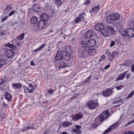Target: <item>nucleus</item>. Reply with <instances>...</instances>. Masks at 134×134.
<instances>
[{
	"label": "nucleus",
	"instance_id": "nucleus-1",
	"mask_svg": "<svg viewBox=\"0 0 134 134\" xmlns=\"http://www.w3.org/2000/svg\"><path fill=\"white\" fill-rule=\"evenodd\" d=\"M120 17V15L118 13H112L107 17L106 21L108 24H112L115 21L118 19Z\"/></svg>",
	"mask_w": 134,
	"mask_h": 134
},
{
	"label": "nucleus",
	"instance_id": "nucleus-2",
	"mask_svg": "<svg viewBox=\"0 0 134 134\" xmlns=\"http://www.w3.org/2000/svg\"><path fill=\"white\" fill-rule=\"evenodd\" d=\"M129 25L131 28H128L127 29L126 36L130 37L134 36V21H131L130 22Z\"/></svg>",
	"mask_w": 134,
	"mask_h": 134
},
{
	"label": "nucleus",
	"instance_id": "nucleus-3",
	"mask_svg": "<svg viewBox=\"0 0 134 134\" xmlns=\"http://www.w3.org/2000/svg\"><path fill=\"white\" fill-rule=\"evenodd\" d=\"M21 43L19 40L18 39H16L13 40L12 42V44H11L8 43L6 44L5 46L7 47H9L13 50H16V47H18L20 44Z\"/></svg>",
	"mask_w": 134,
	"mask_h": 134
},
{
	"label": "nucleus",
	"instance_id": "nucleus-4",
	"mask_svg": "<svg viewBox=\"0 0 134 134\" xmlns=\"http://www.w3.org/2000/svg\"><path fill=\"white\" fill-rule=\"evenodd\" d=\"M87 105L88 108L91 110H93L99 106L97 99H96V101L94 100L89 101L87 103Z\"/></svg>",
	"mask_w": 134,
	"mask_h": 134
},
{
	"label": "nucleus",
	"instance_id": "nucleus-5",
	"mask_svg": "<svg viewBox=\"0 0 134 134\" xmlns=\"http://www.w3.org/2000/svg\"><path fill=\"white\" fill-rule=\"evenodd\" d=\"M12 49L6 48L4 51L5 54L6 56L9 58H12L14 55V52Z\"/></svg>",
	"mask_w": 134,
	"mask_h": 134
},
{
	"label": "nucleus",
	"instance_id": "nucleus-6",
	"mask_svg": "<svg viewBox=\"0 0 134 134\" xmlns=\"http://www.w3.org/2000/svg\"><path fill=\"white\" fill-rule=\"evenodd\" d=\"M119 124L118 122H116L110 126L103 133V134H106L109 132L113 128L116 129L118 127Z\"/></svg>",
	"mask_w": 134,
	"mask_h": 134
},
{
	"label": "nucleus",
	"instance_id": "nucleus-7",
	"mask_svg": "<svg viewBox=\"0 0 134 134\" xmlns=\"http://www.w3.org/2000/svg\"><path fill=\"white\" fill-rule=\"evenodd\" d=\"M86 46L88 47H94L96 44V42L95 40L93 39L88 40L86 42Z\"/></svg>",
	"mask_w": 134,
	"mask_h": 134
},
{
	"label": "nucleus",
	"instance_id": "nucleus-8",
	"mask_svg": "<svg viewBox=\"0 0 134 134\" xmlns=\"http://www.w3.org/2000/svg\"><path fill=\"white\" fill-rule=\"evenodd\" d=\"M64 53V51L63 50L58 51L55 57V60L57 61L62 60L63 58V53Z\"/></svg>",
	"mask_w": 134,
	"mask_h": 134
},
{
	"label": "nucleus",
	"instance_id": "nucleus-9",
	"mask_svg": "<svg viewBox=\"0 0 134 134\" xmlns=\"http://www.w3.org/2000/svg\"><path fill=\"white\" fill-rule=\"evenodd\" d=\"M113 88L110 89L108 88L102 92V94L105 97H108L110 96L112 93Z\"/></svg>",
	"mask_w": 134,
	"mask_h": 134
},
{
	"label": "nucleus",
	"instance_id": "nucleus-10",
	"mask_svg": "<svg viewBox=\"0 0 134 134\" xmlns=\"http://www.w3.org/2000/svg\"><path fill=\"white\" fill-rule=\"evenodd\" d=\"M104 27V24L102 23L97 24L94 26V29L98 31H101Z\"/></svg>",
	"mask_w": 134,
	"mask_h": 134
},
{
	"label": "nucleus",
	"instance_id": "nucleus-11",
	"mask_svg": "<svg viewBox=\"0 0 134 134\" xmlns=\"http://www.w3.org/2000/svg\"><path fill=\"white\" fill-rule=\"evenodd\" d=\"M86 15L85 13H83L79 15V16L75 20L76 23H77L79 21H84Z\"/></svg>",
	"mask_w": 134,
	"mask_h": 134
},
{
	"label": "nucleus",
	"instance_id": "nucleus-12",
	"mask_svg": "<svg viewBox=\"0 0 134 134\" xmlns=\"http://www.w3.org/2000/svg\"><path fill=\"white\" fill-rule=\"evenodd\" d=\"M64 53H63V57L66 60H69L70 58V55L69 52L66 51L65 50H63Z\"/></svg>",
	"mask_w": 134,
	"mask_h": 134
},
{
	"label": "nucleus",
	"instance_id": "nucleus-13",
	"mask_svg": "<svg viewBox=\"0 0 134 134\" xmlns=\"http://www.w3.org/2000/svg\"><path fill=\"white\" fill-rule=\"evenodd\" d=\"M100 114L104 120L108 118L110 115L109 111L106 110H105Z\"/></svg>",
	"mask_w": 134,
	"mask_h": 134
},
{
	"label": "nucleus",
	"instance_id": "nucleus-14",
	"mask_svg": "<svg viewBox=\"0 0 134 134\" xmlns=\"http://www.w3.org/2000/svg\"><path fill=\"white\" fill-rule=\"evenodd\" d=\"M46 25V23L43 21L40 20L38 23L37 26L38 28L40 29H43L44 28Z\"/></svg>",
	"mask_w": 134,
	"mask_h": 134
},
{
	"label": "nucleus",
	"instance_id": "nucleus-15",
	"mask_svg": "<svg viewBox=\"0 0 134 134\" xmlns=\"http://www.w3.org/2000/svg\"><path fill=\"white\" fill-rule=\"evenodd\" d=\"M82 118V115L81 113L76 114L72 116V119L74 121H77Z\"/></svg>",
	"mask_w": 134,
	"mask_h": 134
},
{
	"label": "nucleus",
	"instance_id": "nucleus-16",
	"mask_svg": "<svg viewBox=\"0 0 134 134\" xmlns=\"http://www.w3.org/2000/svg\"><path fill=\"white\" fill-rule=\"evenodd\" d=\"M94 34L93 31L91 30H89L86 31L85 34V36L87 38L91 37Z\"/></svg>",
	"mask_w": 134,
	"mask_h": 134
},
{
	"label": "nucleus",
	"instance_id": "nucleus-17",
	"mask_svg": "<svg viewBox=\"0 0 134 134\" xmlns=\"http://www.w3.org/2000/svg\"><path fill=\"white\" fill-rule=\"evenodd\" d=\"M99 5H97L95 6L92 7L91 9H90V11L91 13H96L98 12L99 10Z\"/></svg>",
	"mask_w": 134,
	"mask_h": 134
},
{
	"label": "nucleus",
	"instance_id": "nucleus-18",
	"mask_svg": "<svg viewBox=\"0 0 134 134\" xmlns=\"http://www.w3.org/2000/svg\"><path fill=\"white\" fill-rule=\"evenodd\" d=\"M40 18L41 20L44 21H47L49 18V16L45 13H43L40 15Z\"/></svg>",
	"mask_w": 134,
	"mask_h": 134
},
{
	"label": "nucleus",
	"instance_id": "nucleus-19",
	"mask_svg": "<svg viewBox=\"0 0 134 134\" xmlns=\"http://www.w3.org/2000/svg\"><path fill=\"white\" fill-rule=\"evenodd\" d=\"M127 71H125L121 74L118 76V77L116 78V80L118 81L123 79L125 76V75L127 74Z\"/></svg>",
	"mask_w": 134,
	"mask_h": 134
},
{
	"label": "nucleus",
	"instance_id": "nucleus-20",
	"mask_svg": "<svg viewBox=\"0 0 134 134\" xmlns=\"http://www.w3.org/2000/svg\"><path fill=\"white\" fill-rule=\"evenodd\" d=\"M107 28L111 34L113 35L115 34V31L113 26H108L107 27Z\"/></svg>",
	"mask_w": 134,
	"mask_h": 134
},
{
	"label": "nucleus",
	"instance_id": "nucleus-21",
	"mask_svg": "<svg viewBox=\"0 0 134 134\" xmlns=\"http://www.w3.org/2000/svg\"><path fill=\"white\" fill-rule=\"evenodd\" d=\"M34 126L33 124H29L28 126H27L26 127H24V128L21 129V130H20L21 131H24L27 130H29V129H34L33 128Z\"/></svg>",
	"mask_w": 134,
	"mask_h": 134
},
{
	"label": "nucleus",
	"instance_id": "nucleus-22",
	"mask_svg": "<svg viewBox=\"0 0 134 134\" xmlns=\"http://www.w3.org/2000/svg\"><path fill=\"white\" fill-rule=\"evenodd\" d=\"M86 46H82L80 48V51L82 53H85L87 52V50L88 48H89L86 46Z\"/></svg>",
	"mask_w": 134,
	"mask_h": 134
},
{
	"label": "nucleus",
	"instance_id": "nucleus-23",
	"mask_svg": "<svg viewBox=\"0 0 134 134\" xmlns=\"http://www.w3.org/2000/svg\"><path fill=\"white\" fill-rule=\"evenodd\" d=\"M58 63L59 65V68H66L67 67H68L69 66L68 64H67L64 62H58Z\"/></svg>",
	"mask_w": 134,
	"mask_h": 134
},
{
	"label": "nucleus",
	"instance_id": "nucleus-24",
	"mask_svg": "<svg viewBox=\"0 0 134 134\" xmlns=\"http://www.w3.org/2000/svg\"><path fill=\"white\" fill-rule=\"evenodd\" d=\"M101 33L105 37H108L109 35V32L105 29H104L102 31Z\"/></svg>",
	"mask_w": 134,
	"mask_h": 134
},
{
	"label": "nucleus",
	"instance_id": "nucleus-25",
	"mask_svg": "<svg viewBox=\"0 0 134 134\" xmlns=\"http://www.w3.org/2000/svg\"><path fill=\"white\" fill-rule=\"evenodd\" d=\"M33 11L35 12H37L39 11L40 10V6L37 4H34L32 8Z\"/></svg>",
	"mask_w": 134,
	"mask_h": 134
},
{
	"label": "nucleus",
	"instance_id": "nucleus-26",
	"mask_svg": "<svg viewBox=\"0 0 134 134\" xmlns=\"http://www.w3.org/2000/svg\"><path fill=\"white\" fill-rule=\"evenodd\" d=\"M119 31L124 36H126L127 30L126 31L123 28L120 27L119 29Z\"/></svg>",
	"mask_w": 134,
	"mask_h": 134
},
{
	"label": "nucleus",
	"instance_id": "nucleus-27",
	"mask_svg": "<svg viewBox=\"0 0 134 134\" xmlns=\"http://www.w3.org/2000/svg\"><path fill=\"white\" fill-rule=\"evenodd\" d=\"M96 50L95 49H88L87 53L89 55H93L96 52Z\"/></svg>",
	"mask_w": 134,
	"mask_h": 134
},
{
	"label": "nucleus",
	"instance_id": "nucleus-28",
	"mask_svg": "<svg viewBox=\"0 0 134 134\" xmlns=\"http://www.w3.org/2000/svg\"><path fill=\"white\" fill-rule=\"evenodd\" d=\"M62 126L64 127H66L71 125L72 123L69 121H65L62 122Z\"/></svg>",
	"mask_w": 134,
	"mask_h": 134
},
{
	"label": "nucleus",
	"instance_id": "nucleus-29",
	"mask_svg": "<svg viewBox=\"0 0 134 134\" xmlns=\"http://www.w3.org/2000/svg\"><path fill=\"white\" fill-rule=\"evenodd\" d=\"M5 98L8 101H9L12 99V95L8 92H6L5 94Z\"/></svg>",
	"mask_w": 134,
	"mask_h": 134
},
{
	"label": "nucleus",
	"instance_id": "nucleus-30",
	"mask_svg": "<svg viewBox=\"0 0 134 134\" xmlns=\"http://www.w3.org/2000/svg\"><path fill=\"white\" fill-rule=\"evenodd\" d=\"M104 120L102 117V116L100 114L97 116L95 119V121L98 122H102Z\"/></svg>",
	"mask_w": 134,
	"mask_h": 134
},
{
	"label": "nucleus",
	"instance_id": "nucleus-31",
	"mask_svg": "<svg viewBox=\"0 0 134 134\" xmlns=\"http://www.w3.org/2000/svg\"><path fill=\"white\" fill-rule=\"evenodd\" d=\"M12 9V7L10 5L7 6L5 9L4 10V13L5 14H7L9 12V11Z\"/></svg>",
	"mask_w": 134,
	"mask_h": 134
},
{
	"label": "nucleus",
	"instance_id": "nucleus-32",
	"mask_svg": "<svg viewBox=\"0 0 134 134\" xmlns=\"http://www.w3.org/2000/svg\"><path fill=\"white\" fill-rule=\"evenodd\" d=\"M38 21L37 18L35 16L32 17L30 20V22L32 24H35L37 23Z\"/></svg>",
	"mask_w": 134,
	"mask_h": 134
},
{
	"label": "nucleus",
	"instance_id": "nucleus-33",
	"mask_svg": "<svg viewBox=\"0 0 134 134\" xmlns=\"http://www.w3.org/2000/svg\"><path fill=\"white\" fill-rule=\"evenodd\" d=\"M34 90V89H29V88H27L25 89H24V92L27 93H29L31 92V93H33V91Z\"/></svg>",
	"mask_w": 134,
	"mask_h": 134
},
{
	"label": "nucleus",
	"instance_id": "nucleus-34",
	"mask_svg": "<svg viewBox=\"0 0 134 134\" xmlns=\"http://www.w3.org/2000/svg\"><path fill=\"white\" fill-rule=\"evenodd\" d=\"M7 79L5 76L3 78L0 79V85H2L5 82L7 81Z\"/></svg>",
	"mask_w": 134,
	"mask_h": 134
},
{
	"label": "nucleus",
	"instance_id": "nucleus-35",
	"mask_svg": "<svg viewBox=\"0 0 134 134\" xmlns=\"http://www.w3.org/2000/svg\"><path fill=\"white\" fill-rule=\"evenodd\" d=\"M72 131L77 134H80L81 133V131L80 129H74L72 130Z\"/></svg>",
	"mask_w": 134,
	"mask_h": 134
},
{
	"label": "nucleus",
	"instance_id": "nucleus-36",
	"mask_svg": "<svg viewBox=\"0 0 134 134\" xmlns=\"http://www.w3.org/2000/svg\"><path fill=\"white\" fill-rule=\"evenodd\" d=\"M6 62L3 59L0 60V68L2 67L3 65L5 64Z\"/></svg>",
	"mask_w": 134,
	"mask_h": 134
},
{
	"label": "nucleus",
	"instance_id": "nucleus-37",
	"mask_svg": "<svg viewBox=\"0 0 134 134\" xmlns=\"http://www.w3.org/2000/svg\"><path fill=\"white\" fill-rule=\"evenodd\" d=\"M13 86L15 87L16 88H19L21 87V84L20 83H13L12 85Z\"/></svg>",
	"mask_w": 134,
	"mask_h": 134
},
{
	"label": "nucleus",
	"instance_id": "nucleus-38",
	"mask_svg": "<svg viewBox=\"0 0 134 134\" xmlns=\"http://www.w3.org/2000/svg\"><path fill=\"white\" fill-rule=\"evenodd\" d=\"M55 3L58 6H60L62 3L61 0H54Z\"/></svg>",
	"mask_w": 134,
	"mask_h": 134
},
{
	"label": "nucleus",
	"instance_id": "nucleus-39",
	"mask_svg": "<svg viewBox=\"0 0 134 134\" xmlns=\"http://www.w3.org/2000/svg\"><path fill=\"white\" fill-rule=\"evenodd\" d=\"M131 61L129 60H127L125 64V66L127 67H130L131 65Z\"/></svg>",
	"mask_w": 134,
	"mask_h": 134
},
{
	"label": "nucleus",
	"instance_id": "nucleus-40",
	"mask_svg": "<svg viewBox=\"0 0 134 134\" xmlns=\"http://www.w3.org/2000/svg\"><path fill=\"white\" fill-rule=\"evenodd\" d=\"M25 36V34L24 33H22L19 37L18 39L19 40H22L23 39Z\"/></svg>",
	"mask_w": 134,
	"mask_h": 134
},
{
	"label": "nucleus",
	"instance_id": "nucleus-41",
	"mask_svg": "<svg viewBox=\"0 0 134 134\" xmlns=\"http://www.w3.org/2000/svg\"><path fill=\"white\" fill-rule=\"evenodd\" d=\"M91 76V75H90L88 76L86 79L84 81L82 82V83L84 84L86 82H88L90 79Z\"/></svg>",
	"mask_w": 134,
	"mask_h": 134
},
{
	"label": "nucleus",
	"instance_id": "nucleus-42",
	"mask_svg": "<svg viewBox=\"0 0 134 134\" xmlns=\"http://www.w3.org/2000/svg\"><path fill=\"white\" fill-rule=\"evenodd\" d=\"M134 91H133L130 94H129L127 97L126 99H127L130 97H131L133 94Z\"/></svg>",
	"mask_w": 134,
	"mask_h": 134
},
{
	"label": "nucleus",
	"instance_id": "nucleus-43",
	"mask_svg": "<svg viewBox=\"0 0 134 134\" xmlns=\"http://www.w3.org/2000/svg\"><path fill=\"white\" fill-rule=\"evenodd\" d=\"M98 125L96 124L93 123L91 124V127L93 128H96Z\"/></svg>",
	"mask_w": 134,
	"mask_h": 134
},
{
	"label": "nucleus",
	"instance_id": "nucleus-44",
	"mask_svg": "<svg viewBox=\"0 0 134 134\" xmlns=\"http://www.w3.org/2000/svg\"><path fill=\"white\" fill-rule=\"evenodd\" d=\"M119 23L120 25L122 26L124 24V20L123 19H122V20H120Z\"/></svg>",
	"mask_w": 134,
	"mask_h": 134
},
{
	"label": "nucleus",
	"instance_id": "nucleus-45",
	"mask_svg": "<svg viewBox=\"0 0 134 134\" xmlns=\"http://www.w3.org/2000/svg\"><path fill=\"white\" fill-rule=\"evenodd\" d=\"M112 54L113 55V57H114L118 55V52L117 51H114L113 52Z\"/></svg>",
	"mask_w": 134,
	"mask_h": 134
},
{
	"label": "nucleus",
	"instance_id": "nucleus-46",
	"mask_svg": "<svg viewBox=\"0 0 134 134\" xmlns=\"http://www.w3.org/2000/svg\"><path fill=\"white\" fill-rule=\"evenodd\" d=\"M105 55H103L101 57L99 61L100 62L102 60H103L105 59Z\"/></svg>",
	"mask_w": 134,
	"mask_h": 134
},
{
	"label": "nucleus",
	"instance_id": "nucleus-47",
	"mask_svg": "<svg viewBox=\"0 0 134 134\" xmlns=\"http://www.w3.org/2000/svg\"><path fill=\"white\" fill-rule=\"evenodd\" d=\"M108 58L109 59L111 60L113 58H114L113 55L111 54H110L109 56H108Z\"/></svg>",
	"mask_w": 134,
	"mask_h": 134
},
{
	"label": "nucleus",
	"instance_id": "nucleus-48",
	"mask_svg": "<svg viewBox=\"0 0 134 134\" xmlns=\"http://www.w3.org/2000/svg\"><path fill=\"white\" fill-rule=\"evenodd\" d=\"M1 117L2 119H4L5 118V114L3 113H1Z\"/></svg>",
	"mask_w": 134,
	"mask_h": 134
},
{
	"label": "nucleus",
	"instance_id": "nucleus-49",
	"mask_svg": "<svg viewBox=\"0 0 134 134\" xmlns=\"http://www.w3.org/2000/svg\"><path fill=\"white\" fill-rule=\"evenodd\" d=\"M115 44V42L113 41H111V43L110 45V46L111 47L114 46Z\"/></svg>",
	"mask_w": 134,
	"mask_h": 134
},
{
	"label": "nucleus",
	"instance_id": "nucleus-50",
	"mask_svg": "<svg viewBox=\"0 0 134 134\" xmlns=\"http://www.w3.org/2000/svg\"><path fill=\"white\" fill-rule=\"evenodd\" d=\"M81 44L82 46H86V43L85 42L81 40Z\"/></svg>",
	"mask_w": 134,
	"mask_h": 134
},
{
	"label": "nucleus",
	"instance_id": "nucleus-51",
	"mask_svg": "<svg viewBox=\"0 0 134 134\" xmlns=\"http://www.w3.org/2000/svg\"><path fill=\"white\" fill-rule=\"evenodd\" d=\"M6 33L5 31L3 32V31H1L0 32V35L1 36H3L5 35Z\"/></svg>",
	"mask_w": 134,
	"mask_h": 134
},
{
	"label": "nucleus",
	"instance_id": "nucleus-52",
	"mask_svg": "<svg viewBox=\"0 0 134 134\" xmlns=\"http://www.w3.org/2000/svg\"><path fill=\"white\" fill-rule=\"evenodd\" d=\"M116 102H121L123 103V101L122 100V99H118L116 100Z\"/></svg>",
	"mask_w": 134,
	"mask_h": 134
},
{
	"label": "nucleus",
	"instance_id": "nucleus-53",
	"mask_svg": "<svg viewBox=\"0 0 134 134\" xmlns=\"http://www.w3.org/2000/svg\"><path fill=\"white\" fill-rule=\"evenodd\" d=\"M45 46V44L44 43H43L39 47V49H41L43 48Z\"/></svg>",
	"mask_w": 134,
	"mask_h": 134
},
{
	"label": "nucleus",
	"instance_id": "nucleus-54",
	"mask_svg": "<svg viewBox=\"0 0 134 134\" xmlns=\"http://www.w3.org/2000/svg\"><path fill=\"white\" fill-rule=\"evenodd\" d=\"M75 127H76V129H80L81 128V126H79L77 125H75Z\"/></svg>",
	"mask_w": 134,
	"mask_h": 134
},
{
	"label": "nucleus",
	"instance_id": "nucleus-55",
	"mask_svg": "<svg viewBox=\"0 0 134 134\" xmlns=\"http://www.w3.org/2000/svg\"><path fill=\"white\" fill-rule=\"evenodd\" d=\"M48 92L50 94H52L54 93V91L52 89H49L48 90Z\"/></svg>",
	"mask_w": 134,
	"mask_h": 134
},
{
	"label": "nucleus",
	"instance_id": "nucleus-56",
	"mask_svg": "<svg viewBox=\"0 0 134 134\" xmlns=\"http://www.w3.org/2000/svg\"><path fill=\"white\" fill-rule=\"evenodd\" d=\"M132 131H128L126 132L125 134H132Z\"/></svg>",
	"mask_w": 134,
	"mask_h": 134
},
{
	"label": "nucleus",
	"instance_id": "nucleus-57",
	"mask_svg": "<svg viewBox=\"0 0 134 134\" xmlns=\"http://www.w3.org/2000/svg\"><path fill=\"white\" fill-rule=\"evenodd\" d=\"M8 18V17L7 16H5L3 18H2V22H4L5 20H6Z\"/></svg>",
	"mask_w": 134,
	"mask_h": 134
},
{
	"label": "nucleus",
	"instance_id": "nucleus-58",
	"mask_svg": "<svg viewBox=\"0 0 134 134\" xmlns=\"http://www.w3.org/2000/svg\"><path fill=\"white\" fill-rule=\"evenodd\" d=\"M15 13V11L14 10H12L11 12L9 14V16H10L13 15Z\"/></svg>",
	"mask_w": 134,
	"mask_h": 134
},
{
	"label": "nucleus",
	"instance_id": "nucleus-59",
	"mask_svg": "<svg viewBox=\"0 0 134 134\" xmlns=\"http://www.w3.org/2000/svg\"><path fill=\"white\" fill-rule=\"evenodd\" d=\"M133 122V121L132 120V121L129 122L127 124H126V126H127L129 125H130Z\"/></svg>",
	"mask_w": 134,
	"mask_h": 134
},
{
	"label": "nucleus",
	"instance_id": "nucleus-60",
	"mask_svg": "<svg viewBox=\"0 0 134 134\" xmlns=\"http://www.w3.org/2000/svg\"><path fill=\"white\" fill-rule=\"evenodd\" d=\"M2 105L3 107H6L8 105L7 104H6L4 102H3V103L2 104Z\"/></svg>",
	"mask_w": 134,
	"mask_h": 134
},
{
	"label": "nucleus",
	"instance_id": "nucleus-61",
	"mask_svg": "<svg viewBox=\"0 0 134 134\" xmlns=\"http://www.w3.org/2000/svg\"><path fill=\"white\" fill-rule=\"evenodd\" d=\"M90 3V1L89 0H86L84 4L86 5L89 4Z\"/></svg>",
	"mask_w": 134,
	"mask_h": 134
},
{
	"label": "nucleus",
	"instance_id": "nucleus-62",
	"mask_svg": "<svg viewBox=\"0 0 134 134\" xmlns=\"http://www.w3.org/2000/svg\"><path fill=\"white\" fill-rule=\"evenodd\" d=\"M131 71L132 72H134V64H133L131 68Z\"/></svg>",
	"mask_w": 134,
	"mask_h": 134
},
{
	"label": "nucleus",
	"instance_id": "nucleus-63",
	"mask_svg": "<svg viewBox=\"0 0 134 134\" xmlns=\"http://www.w3.org/2000/svg\"><path fill=\"white\" fill-rule=\"evenodd\" d=\"M29 86L30 88H31L30 89H34L33 87V85L31 83H29Z\"/></svg>",
	"mask_w": 134,
	"mask_h": 134
},
{
	"label": "nucleus",
	"instance_id": "nucleus-64",
	"mask_svg": "<svg viewBox=\"0 0 134 134\" xmlns=\"http://www.w3.org/2000/svg\"><path fill=\"white\" fill-rule=\"evenodd\" d=\"M106 53L107 55L108 56L110 54V52L109 51H106Z\"/></svg>",
	"mask_w": 134,
	"mask_h": 134
}]
</instances>
